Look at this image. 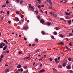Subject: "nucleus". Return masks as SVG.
<instances>
[{"mask_svg": "<svg viewBox=\"0 0 73 73\" xmlns=\"http://www.w3.org/2000/svg\"><path fill=\"white\" fill-rule=\"evenodd\" d=\"M69 45H70V46H72V44L71 43H69Z\"/></svg>", "mask_w": 73, "mask_h": 73, "instance_id": "nucleus-51", "label": "nucleus"}, {"mask_svg": "<svg viewBox=\"0 0 73 73\" xmlns=\"http://www.w3.org/2000/svg\"><path fill=\"white\" fill-rule=\"evenodd\" d=\"M4 57V55H2L1 56V58H2Z\"/></svg>", "mask_w": 73, "mask_h": 73, "instance_id": "nucleus-28", "label": "nucleus"}, {"mask_svg": "<svg viewBox=\"0 0 73 73\" xmlns=\"http://www.w3.org/2000/svg\"><path fill=\"white\" fill-rule=\"evenodd\" d=\"M40 12H42V13H43V11H42V10H41V9H40Z\"/></svg>", "mask_w": 73, "mask_h": 73, "instance_id": "nucleus-54", "label": "nucleus"}, {"mask_svg": "<svg viewBox=\"0 0 73 73\" xmlns=\"http://www.w3.org/2000/svg\"><path fill=\"white\" fill-rule=\"evenodd\" d=\"M2 44H3V46H5V44H4V43H2Z\"/></svg>", "mask_w": 73, "mask_h": 73, "instance_id": "nucleus-52", "label": "nucleus"}, {"mask_svg": "<svg viewBox=\"0 0 73 73\" xmlns=\"http://www.w3.org/2000/svg\"><path fill=\"white\" fill-rule=\"evenodd\" d=\"M29 47H31V44H29Z\"/></svg>", "mask_w": 73, "mask_h": 73, "instance_id": "nucleus-61", "label": "nucleus"}, {"mask_svg": "<svg viewBox=\"0 0 73 73\" xmlns=\"http://www.w3.org/2000/svg\"><path fill=\"white\" fill-rule=\"evenodd\" d=\"M53 70L54 71V72H56V71H57V70L56 69L54 68H53Z\"/></svg>", "mask_w": 73, "mask_h": 73, "instance_id": "nucleus-26", "label": "nucleus"}, {"mask_svg": "<svg viewBox=\"0 0 73 73\" xmlns=\"http://www.w3.org/2000/svg\"><path fill=\"white\" fill-rule=\"evenodd\" d=\"M7 45L5 46L4 47L3 50H5L7 48Z\"/></svg>", "mask_w": 73, "mask_h": 73, "instance_id": "nucleus-12", "label": "nucleus"}, {"mask_svg": "<svg viewBox=\"0 0 73 73\" xmlns=\"http://www.w3.org/2000/svg\"><path fill=\"white\" fill-rule=\"evenodd\" d=\"M67 69H71V68L70 67V65H68L67 67Z\"/></svg>", "mask_w": 73, "mask_h": 73, "instance_id": "nucleus-6", "label": "nucleus"}, {"mask_svg": "<svg viewBox=\"0 0 73 73\" xmlns=\"http://www.w3.org/2000/svg\"><path fill=\"white\" fill-rule=\"evenodd\" d=\"M50 61H52V58H50Z\"/></svg>", "mask_w": 73, "mask_h": 73, "instance_id": "nucleus-56", "label": "nucleus"}, {"mask_svg": "<svg viewBox=\"0 0 73 73\" xmlns=\"http://www.w3.org/2000/svg\"><path fill=\"white\" fill-rule=\"evenodd\" d=\"M6 6V5H4L3 6H2V7H5Z\"/></svg>", "mask_w": 73, "mask_h": 73, "instance_id": "nucleus-58", "label": "nucleus"}, {"mask_svg": "<svg viewBox=\"0 0 73 73\" xmlns=\"http://www.w3.org/2000/svg\"><path fill=\"white\" fill-rule=\"evenodd\" d=\"M73 36V34L72 33H70L69 34V36H70V37H71L72 36Z\"/></svg>", "mask_w": 73, "mask_h": 73, "instance_id": "nucleus-15", "label": "nucleus"}, {"mask_svg": "<svg viewBox=\"0 0 73 73\" xmlns=\"http://www.w3.org/2000/svg\"><path fill=\"white\" fill-rule=\"evenodd\" d=\"M71 22H72V20H69L68 21V23L69 25L71 24Z\"/></svg>", "mask_w": 73, "mask_h": 73, "instance_id": "nucleus-17", "label": "nucleus"}, {"mask_svg": "<svg viewBox=\"0 0 73 73\" xmlns=\"http://www.w3.org/2000/svg\"><path fill=\"white\" fill-rule=\"evenodd\" d=\"M24 39L25 41H27V38H25V37H24Z\"/></svg>", "mask_w": 73, "mask_h": 73, "instance_id": "nucleus-46", "label": "nucleus"}, {"mask_svg": "<svg viewBox=\"0 0 73 73\" xmlns=\"http://www.w3.org/2000/svg\"><path fill=\"white\" fill-rule=\"evenodd\" d=\"M37 18L38 19H40V16H38L37 17Z\"/></svg>", "mask_w": 73, "mask_h": 73, "instance_id": "nucleus-38", "label": "nucleus"}, {"mask_svg": "<svg viewBox=\"0 0 73 73\" xmlns=\"http://www.w3.org/2000/svg\"><path fill=\"white\" fill-rule=\"evenodd\" d=\"M35 13H36V14L38 13V11L37 10H36L35 11Z\"/></svg>", "mask_w": 73, "mask_h": 73, "instance_id": "nucleus-27", "label": "nucleus"}, {"mask_svg": "<svg viewBox=\"0 0 73 73\" xmlns=\"http://www.w3.org/2000/svg\"><path fill=\"white\" fill-rule=\"evenodd\" d=\"M65 48L66 49H67L68 50H69V48L67 46Z\"/></svg>", "mask_w": 73, "mask_h": 73, "instance_id": "nucleus-39", "label": "nucleus"}, {"mask_svg": "<svg viewBox=\"0 0 73 73\" xmlns=\"http://www.w3.org/2000/svg\"><path fill=\"white\" fill-rule=\"evenodd\" d=\"M68 60L70 61H71V60H72V58H68Z\"/></svg>", "mask_w": 73, "mask_h": 73, "instance_id": "nucleus-29", "label": "nucleus"}, {"mask_svg": "<svg viewBox=\"0 0 73 73\" xmlns=\"http://www.w3.org/2000/svg\"><path fill=\"white\" fill-rule=\"evenodd\" d=\"M23 73H27V72L26 71H24L23 72Z\"/></svg>", "mask_w": 73, "mask_h": 73, "instance_id": "nucleus-60", "label": "nucleus"}, {"mask_svg": "<svg viewBox=\"0 0 73 73\" xmlns=\"http://www.w3.org/2000/svg\"><path fill=\"white\" fill-rule=\"evenodd\" d=\"M54 33L55 35H57V33L56 32H54Z\"/></svg>", "mask_w": 73, "mask_h": 73, "instance_id": "nucleus-41", "label": "nucleus"}, {"mask_svg": "<svg viewBox=\"0 0 73 73\" xmlns=\"http://www.w3.org/2000/svg\"><path fill=\"white\" fill-rule=\"evenodd\" d=\"M23 1H21L20 3V4H23Z\"/></svg>", "mask_w": 73, "mask_h": 73, "instance_id": "nucleus-32", "label": "nucleus"}, {"mask_svg": "<svg viewBox=\"0 0 73 73\" xmlns=\"http://www.w3.org/2000/svg\"><path fill=\"white\" fill-rule=\"evenodd\" d=\"M70 73H73V71L71 70L70 71Z\"/></svg>", "mask_w": 73, "mask_h": 73, "instance_id": "nucleus-57", "label": "nucleus"}, {"mask_svg": "<svg viewBox=\"0 0 73 73\" xmlns=\"http://www.w3.org/2000/svg\"><path fill=\"white\" fill-rule=\"evenodd\" d=\"M9 11H8L7 12V15H9Z\"/></svg>", "mask_w": 73, "mask_h": 73, "instance_id": "nucleus-40", "label": "nucleus"}, {"mask_svg": "<svg viewBox=\"0 0 73 73\" xmlns=\"http://www.w3.org/2000/svg\"><path fill=\"white\" fill-rule=\"evenodd\" d=\"M24 68L25 69H28V67L27 66H25L24 67Z\"/></svg>", "mask_w": 73, "mask_h": 73, "instance_id": "nucleus-16", "label": "nucleus"}, {"mask_svg": "<svg viewBox=\"0 0 73 73\" xmlns=\"http://www.w3.org/2000/svg\"><path fill=\"white\" fill-rule=\"evenodd\" d=\"M3 47V45L2 44V43H1L0 44V48L1 49H2Z\"/></svg>", "mask_w": 73, "mask_h": 73, "instance_id": "nucleus-11", "label": "nucleus"}, {"mask_svg": "<svg viewBox=\"0 0 73 73\" xmlns=\"http://www.w3.org/2000/svg\"><path fill=\"white\" fill-rule=\"evenodd\" d=\"M16 13L17 14V15H19V11H17L16 12Z\"/></svg>", "mask_w": 73, "mask_h": 73, "instance_id": "nucleus-37", "label": "nucleus"}, {"mask_svg": "<svg viewBox=\"0 0 73 73\" xmlns=\"http://www.w3.org/2000/svg\"><path fill=\"white\" fill-rule=\"evenodd\" d=\"M36 46V44H33L32 45V46Z\"/></svg>", "mask_w": 73, "mask_h": 73, "instance_id": "nucleus-34", "label": "nucleus"}, {"mask_svg": "<svg viewBox=\"0 0 73 73\" xmlns=\"http://www.w3.org/2000/svg\"><path fill=\"white\" fill-rule=\"evenodd\" d=\"M51 24V23L50 22H48L47 23V25H48V26H50V25Z\"/></svg>", "mask_w": 73, "mask_h": 73, "instance_id": "nucleus-10", "label": "nucleus"}, {"mask_svg": "<svg viewBox=\"0 0 73 73\" xmlns=\"http://www.w3.org/2000/svg\"><path fill=\"white\" fill-rule=\"evenodd\" d=\"M23 28L24 30H27V29H28V27H24Z\"/></svg>", "mask_w": 73, "mask_h": 73, "instance_id": "nucleus-8", "label": "nucleus"}, {"mask_svg": "<svg viewBox=\"0 0 73 73\" xmlns=\"http://www.w3.org/2000/svg\"><path fill=\"white\" fill-rule=\"evenodd\" d=\"M60 29V28H59V27H57L56 28V30H59V29Z\"/></svg>", "mask_w": 73, "mask_h": 73, "instance_id": "nucleus-24", "label": "nucleus"}, {"mask_svg": "<svg viewBox=\"0 0 73 73\" xmlns=\"http://www.w3.org/2000/svg\"><path fill=\"white\" fill-rule=\"evenodd\" d=\"M38 3L39 4H40L41 2V0H38Z\"/></svg>", "mask_w": 73, "mask_h": 73, "instance_id": "nucleus-20", "label": "nucleus"}, {"mask_svg": "<svg viewBox=\"0 0 73 73\" xmlns=\"http://www.w3.org/2000/svg\"><path fill=\"white\" fill-rule=\"evenodd\" d=\"M49 3L50 5H51V6H52V1H51V0H49Z\"/></svg>", "mask_w": 73, "mask_h": 73, "instance_id": "nucleus-7", "label": "nucleus"}, {"mask_svg": "<svg viewBox=\"0 0 73 73\" xmlns=\"http://www.w3.org/2000/svg\"><path fill=\"white\" fill-rule=\"evenodd\" d=\"M35 41L36 42H38V39L37 38H36L35 40Z\"/></svg>", "mask_w": 73, "mask_h": 73, "instance_id": "nucleus-35", "label": "nucleus"}, {"mask_svg": "<svg viewBox=\"0 0 73 73\" xmlns=\"http://www.w3.org/2000/svg\"><path fill=\"white\" fill-rule=\"evenodd\" d=\"M65 13L66 15H69L71 14L70 12L68 13L67 12H65Z\"/></svg>", "mask_w": 73, "mask_h": 73, "instance_id": "nucleus-2", "label": "nucleus"}, {"mask_svg": "<svg viewBox=\"0 0 73 73\" xmlns=\"http://www.w3.org/2000/svg\"><path fill=\"white\" fill-rule=\"evenodd\" d=\"M44 72V69H43L42 70H40L39 72V73H43V72Z\"/></svg>", "mask_w": 73, "mask_h": 73, "instance_id": "nucleus-4", "label": "nucleus"}, {"mask_svg": "<svg viewBox=\"0 0 73 73\" xmlns=\"http://www.w3.org/2000/svg\"><path fill=\"white\" fill-rule=\"evenodd\" d=\"M54 16V17H57V15H55Z\"/></svg>", "mask_w": 73, "mask_h": 73, "instance_id": "nucleus-64", "label": "nucleus"}, {"mask_svg": "<svg viewBox=\"0 0 73 73\" xmlns=\"http://www.w3.org/2000/svg\"><path fill=\"white\" fill-rule=\"evenodd\" d=\"M31 11H34V7L32 6V7H31Z\"/></svg>", "mask_w": 73, "mask_h": 73, "instance_id": "nucleus-3", "label": "nucleus"}, {"mask_svg": "<svg viewBox=\"0 0 73 73\" xmlns=\"http://www.w3.org/2000/svg\"><path fill=\"white\" fill-rule=\"evenodd\" d=\"M19 54H22V52H21L20 51H19Z\"/></svg>", "mask_w": 73, "mask_h": 73, "instance_id": "nucleus-42", "label": "nucleus"}, {"mask_svg": "<svg viewBox=\"0 0 73 73\" xmlns=\"http://www.w3.org/2000/svg\"><path fill=\"white\" fill-rule=\"evenodd\" d=\"M21 72H23V69H21Z\"/></svg>", "mask_w": 73, "mask_h": 73, "instance_id": "nucleus-62", "label": "nucleus"}, {"mask_svg": "<svg viewBox=\"0 0 73 73\" xmlns=\"http://www.w3.org/2000/svg\"><path fill=\"white\" fill-rule=\"evenodd\" d=\"M62 65L64 67L65 66H66V63H63Z\"/></svg>", "mask_w": 73, "mask_h": 73, "instance_id": "nucleus-14", "label": "nucleus"}, {"mask_svg": "<svg viewBox=\"0 0 73 73\" xmlns=\"http://www.w3.org/2000/svg\"><path fill=\"white\" fill-rule=\"evenodd\" d=\"M3 53H7V51H3Z\"/></svg>", "mask_w": 73, "mask_h": 73, "instance_id": "nucleus-44", "label": "nucleus"}, {"mask_svg": "<svg viewBox=\"0 0 73 73\" xmlns=\"http://www.w3.org/2000/svg\"><path fill=\"white\" fill-rule=\"evenodd\" d=\"M42 7H45V5H41Z\"/></svg>", "mask_w": 73, "mask_h": 73, "instance_id": "nucleus-31", "label": "nucleus"}, {"mask_svg": "<svg viewBox=\"0 0 73 73\" xmlns=\"http://www.w3.org/2000/svg\"><path fill=\"white\" fill-rule=\"evenodd\" d=\"M15 73H19V72L18 71H17L15 72Z\"/></svg>", "mask_w": 73, "mask_h": 73, "instance_id": "nucleus-63", "label": "nucleus"}, {"mask_svg": "<svg viewBox=\"0 0 73 73\" xmlns=\"http://www.w3.org/2000/svg\"><path fill=\"white\" fill-rule=\"evenodd\" d=\"M40 52V49H38L36 50L35 53H38V52Z\"/></svg>", "mask_w": 73, "mask_h": 73, "instance_id": "nucleus-21", "label": "nucleus"}, {"mask_svg": "<svg viewBox=\"0 0 73 73\" xmlns=\"http://www.w3.org/2000/svg\"><path fill=\"white\" fill-rule=\"evenodd\" d=\"M29 8H31V7H33V6H31V4H29Z\"/></svg>", "mask_w": 73, "mask_h": 73, "instance_id": "nucleus-25", "label": "nucleus"}, {"mask_svg": "<svg viewBox=\"0 0 73 73\" xmlns=\"http://www.w3.org/2000/svg\"><path fill=\"white\" fill-rule=\"evenodd\" d=\"M40 22L42 23V24H44L45 23V21H44V20L42 19L40 20Z\"/></svg>", "mask_w": 73, "mask_h": 73, "instance_id": "nucleus-1", "label": "nucleus"}, {"mask_svg": "<svg viewBox=\"0 0 73 73\" xmlns=\"http://www.w3.org/2000/svg\"><path fill=\"white\" fill-rule=\"evenodd\" d=\"M56 62L57 63H58L59 62H60V60H58L57 61H56Z\"/></svg>", "mask_w": 73, "mask_h": 73, "instance_id": "nucleus-47", "label": "nucleus"}, {"mask_svg": "<svg viewBox=\"0 0 73 73\" xmlns=\"http://www.w3.org/2000/svg\"><path fill=\"white\" fill-rule=\"evenodd\" d=\"M64 0H62V1H60V3H62V2H64Z\"/></svg>", "mask_w": 73, "mask_h": 73, "instance_id": "nucleus-55", "label": "nucleus"}, {"mask_svg": "<svg viewBox=\"0 0 73 73\" xmlns=\"http://www.w3.org/2000/svg\"><path fill=\"white\" fill-rule=\"evenodd\" d=\"M62 65H59V66H58L59 68H62Z\"/></svg>", "mask_w": 73, "mask_h": 73, "instance_id": "nucleus-18", "label": "nucleus"}, {"mask_svg": "<svg viewBox=\"0 0 73 73\" xmlns=\"http://www.w3.org/2000/svg\"><path fill=\"white\" fill-rule=\"evenodd\" d=\"M64 43L63 42H60V45H64Z\"/></svg>", "mask_w": 73, "mask_h": 73, "instance_id": "nucleus-36", "label": "nucleus"}, {"mask_svg": "<svg viewBox=\"0 0 73 73\" xmlns=\"http://www.w3.org/2000/svg\"><path fill=\"white\" fill-rule=\"evenodd\" d=\"M15 20L17 21H19V19L17 18H15Z\"/></svg>", "mask_w": 73, "mask_h": 73, "instance_id": "nucleus-19", "label": "nucleus"}, {"mask_svg": "<svg viewBox=\"0 0 73 73\" xmlns=\"http://www.w3.org/2000/svg\"><path fill=\"white\" fill-rule=\"evenodd\" d=\"M60 20H64V21H65V22H66L67 21L66 20H64V18H59Z\"/></svg>", "mask_w": 73, "mask_h": 73, "instance_id": "nucleus-5", "label": "nucleus"}, {"mask_svg": "<svg viewBox=\"0 0 73 73\" xmlns=\"http://www.w3.org/2000/svg\"><path fill=\"white\" fill-rule=\"evenodd\" d=\"M50 14H51V15H54V14H53V13H52V12H50Z\"/></svg>", "mask_w": 73, "mask_h": 73, "instance_id": "nucleus-49", "label": "nucleus"}, {"mask_svg": "<svg viewBox=\"0 0 73 73\" xmlns=\"http://www.w3.org/2000/svg\"><path fill=\"white\" fill-rule=\"evenodd\" d=\"M49 9H52V6H50L49 7Z\"/></svg>", "mask_w": 73, "mask_h": 73, "instance_id": "nucleus-43", "label": "nucleus"}, {"mask_svg": "<svg viewBox=\"0 0 73 73\" xmlns=\"http://www.w3.org/2000/svg\"><path fill=\"white\" fill-rule=\"evenodd\" d=\"M2 60H3V59L2 58H0V62H1V61H2Z\"/></svg>", "mask_w": 73, "mask_h": 73, "instance_id": "nucleus-50", "label": "nucleus"}, {"mask_svg": "<svg viewBox=\"0 0 73 73\" xmlns=\"http://www.w3.org/2000/svg\"><path fill=\"white\" fill-rule=\"evenodd\" d=\"M21 18H23V17H24V15H21Z\"/></svg>", "mask_w": 73, "mask_h": 73, "instance_id": "nucleus-48", "label": "nucleus"}, {"mask_svg": "<svg viewBox=\"0 0 73 73\" xmlns=\"http://www.w3.org/2000/svg\"><path fill=\"white\" fill-rule=\"evenodd\" d=\"M60 37H61L62 38H63V37H64V35L62 34H61L60 35Z\"/></svg>", "mask_w": 73, "mask_h": 73, "instance_id": "nucleus-22", "label": "nucleus"}, {"mask_svg": "<svg viewBox=\"0 0 73 73\" xmlns=\"http://www.w3.org/2000/svg\"><path fill=\"white\" fill-rule=\"evenodd\" d=\"M57 60H58V59H57V58H56L55 59V61H56V62H57Z\"/></svg>", "mask_w": 73, "mask_h": 73, "instance_id": "nucleus-53", "label": "nucleus"}, {"mask_svg": "<svg viewBox=\"0 0 73 73\" xmlns=\"http://www.w3.org/2000/svg\"><path fill=\"white\" fill-rule=\"evenodd\" d=\"M17 68H20L21 67V66L20 64H19L18 66H17Z\"/></svg>", "mask_w": 73, "mask_h": 73, "instance_id": "nucleus-9", "label": "nucleus"}, {"mask_svg": "<svg viewBox=\"0 0 73 73\" xmlns=\"http://www.w3.org/2000/svg\"><path fill=\"white\" fill-rule=\"evenodd\" d=\"M41 8V6L39 5V6H38V8Z\"/></svg>", "mask_w": 73, "mask_h": 73, "instance_id": "nucleus-59", "label": "nucleus"}, {"mask_svg": "<svg viewBox=\"0 0 73 73\" xmlns=\"http://www.w3.org/2000/svg\"><path fill=\"white\" fill-rule=\"evenodd\" d=\"M30 58V56L25 57L24 58V60H27V59H28V58Z\"/></svg>", "mask_w": 73, "mask_h": 73, "instance_id": "nucleus-13", "label": "nucleus"}, {"mask_svg": "<svg viewBox=\"0 0 73 73\" xmlns=\"http://www.w3.org/2000/svg\"><path fill=\"white\" fill-rule=\"evenodd\" d=\"M5 72H6V73H8V72H9V69H6V70Z\"/></svg>", "mask_w": 73, "mask_h": 73, "instance_id": "nucleus-23", "label": "nucleus"}, {"mask_svg": "<svg viewBox=\"0 0 73 73\" xmlns=\"http://www.w3.org/2000/svg\"><path fill=\"white\" fill-rule=\"evenodd\" d=\"M42 35H45V32L44 31H42Z\"/></svg>", "mask_w": 73, "mask_h": 73, "instance_id": "nucleus-30", "label": "nucleus"}, {"mask_svg": "<svg viewBox=\"0 0 73 73\" xmlns=\"http://www.w3.org/2000/svg\"><path fill=\"white\" fill-rule=\"evenodd\" d=\"M6 4H8V3H9V1H8V0L6 1Z\"/></svg>", "mask_w": 73, "mask_h": 73, "instance_id": "nucleus-45", "label": "nucleus"}, {"mask_svg": "<svg viewBox=\"0 0 73 73\" xmlns=\"http://www.w3.org/2000/svg\"><path fill=\"white\" fill-rule=\"evenodd\" d=\"M51 37L52 39H54V36H51Z\"/></svg>", "mask_w": 73, "mask_h": 73, "instance_id": "nucleus-33", "label": "nucleus"}]
</instances>
